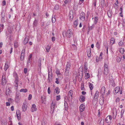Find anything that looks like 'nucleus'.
<instances>
[{
    "label": "nucleus",
    "mask_w": 125,
    "mask_h": 125,
    "mask_svg": "<svg viewBox=\"0 0 125 125\" xmlns=\"http://www.w3.org/2000/svg\"><path fill=\"white\" fill-rule=\"evenodd\" d=\"M64 33L65 34L66 37L68 38L71 37L73 35V32L71 29H69L67 31H65L63 33V35Z\"/></svg>",
    "instance_id": "obj_1"
},
{
    "label": "nucleus",
    "mask_w": 125,
    "mask_h": 125,
    "mask_svg": "<svg viewBox=\"0 0 125 125\" xmlns=\"http://www.w3.org/2000/svg\"><path fill=\"white\" fill-rule=\"evenodd\" d=\"M70 67L71 65L70 63L69 62H67L66 65L64 73V74L66 76H67L68 75Z\"/></svg>",
    "instance_id": "obj_2"
},
{
    "label": "nucleus",
    "mask_w": 125,
    "mask_h": 125,
    "mask_svg": "<svg viewBox=\"0 0 125 125\" xmlns=\"http://www.w3.org/2000/svg\"><path fill=\"white\" fill-rule=\"evenodd\" d=\"M6 73H3L2 76V82L1 83L3 85H4L6 83L7 81L6 79Z\"/></svg>",
    "instance_id": "obj_3"
},
{
    "label": "nucleus",
    "mask_w": 125,
    "mask_h": 125,
    "mask_svg": "<svg viewBox=\"0 0 125 125\" xmlns=\"http://www.w3.org/2000/svg\"><path fill=\"white\" fill-rule=\"evenodd\" d=\"M109 82L110 83V84L112 85V86H114L115 83L114 79L111 75H109Z\"/></svg>",
    "instance_id": "obj_4"
},
{
    "label": "nucleus",
    "mask_w": 125,
    "mask_h": 125,
    "mask_svg": "<svg viewBox=\"0 0 125 125\" xmlns=\"http://www.w3.org/2000/svg\"><path fill=\"white\" fill-rule=\"evenodd\" d=\"M115 93L117 94L118 92H120V94H122V88H120V86H117L114 89Z\"/></svg>",
    "instance_id": "obj_5"
},
{
    "label": "nucleus",
    "mask_w": 125,
    "mask_h": 125,
    "mask_svg": "<svg viewBox=\"0 0 125 125\" xmlns=\"http://www.w3.org/2000/svg\"><path fill=\"white\" fill-rule=\"evenodd\" d=\"M109 72V69L108 68V65L105 63L104 65V73L106 75L108 74Z\"/></svg>",
    "instance_id": "obj_6"
},
{
    "label": "nucleus",
    "mask_w": 125,
    "mask_h": 125,
    "mask_svg": "<svg viewBox=\"0 0 125 125\" xmlns=\"http://www.w3.org/2000/svg\"><path fill=\"white\" fill-rule=\"evenodd\" d=\"M80 18L82 21H84L85 18V14L83 12H82L80 13Z\"/></svg>",
    "instance_id": "obj_7"
},
{
    "label": "nucleus",
    "mask_w": 125,
    "mask_h": 125,
    "mask_svg": "<svg viewBox=\"0 0 125 125\" xmlns=\"http://www.w3.org/2000/svg\"><path fill=\"white\" fill-rule=\"evenodd\" d=\"M25 53V50L24 49L22 51L21 56L20 59L21 61H22L24 59Z\"/></svg>",
    "instance_id": "obj_8"
},
{
    "label": "nucleus",
    "mask_w": 125,
    "mask_h": 125,
    "mask_svg": "<svg viewBox=\"0 0 125 125\" xmlns=\"http://www.w3.org/2000/svg\"><path fill=\"white\" fill-rule=\"evenodd\" d=\"M56 107V104L54 103H53V101L52 102L51 106V109H52L53 113L54 112L55 108Z\"/></svg>",
    "instance_id": "obj_9"
},
{
    "label": "nucleus",
    "mask_w": 125,
    "mask_h": 125,
    "mask_svg": "<svg viewBox=\"0 0 125 125\" xmlns=\"http://www.w3.org/2000/svg\"><path fill=\"white\" fill-rule=\"evenodd\" d=\"M117 111L116 109L114 110L113 111V119H115L117 115Z\"/></svg>",
    "instance_id": "obj_10"
},
{
    "label": "nucleus",
    "mask_w": 125,
    "mask_h": 125,
    "mask_svg": "<svg viewBox=\"0 0 125 125\" xmlns=\"http://www.w3.org/2000/svg\"><path fill=\"white\" fill-rule=\"evenodd\" d=\"M105 87L104 86H103L101 88V93L102 95H103L104 94L105 92ZM103 98H104L103 95Z\"/></svg>",
    "instance_id": "obj_11"
},
{
    "label": "nucleus",
    "mask_w": 125,
    "mask_h": 125,
    "mask_svg": "<svg viewBox=\"0 0 125 125\" xmlns=\"http://www.w3.org/2000/svg\"><path fill=\"white\" fill-rule=\"evenodd\" d=\"M31 109V111L32 112H33L36 110L37 108L36 107V105L35 104H33L32 105Z\"/></svg>",
    "instance_id": "obj_12"
},
{
    "label": "nucleus",
    "mask_w": 125,
    "mask_h": 125,
    "mask_svg": "<svg viewBox=\"0 0 125 125\" xmlns=\"http://www.w3.org/2000/svg\"><path fill=\"white\" fill-rule=\"evenodd\" d=\"M73 92L72 90H70L68 93V95L69 96V98L72 99V95Z\"/></svg>",
    "instance_id": "obj_13"
},
{
    "label": "nucleus",
    "mask_w": 125,
    "mask_h": 125,
    "mask_svg": "<svg viewBox=\"0 0 125 125\" xmlns=\"http://www.w3.org/2000/svg\"><path fill=\"white\" fill-rule=\"evenodd\" d=\"M87 55L88 57H90L91 56V50L90 48L87 50Z\"/></svg>",
    "instance_id": "obj_14"
},
{
    "label": "nucleus",
    "mask_w": 125,
    "mask_h": 125,
    "mask_svg": "<svg viewBox=\"0 0 125 125\" xmlns=\"http://www.w3.org/2000/svg\"><path fill=\"white\" fill-rule=\"evenodd\" d=\"M29 41V37L28 36H26L23 42V44L24 45L28 43Z\"/></svg>",
    "instance_id": "obj_15"
},
{
    "label": "nucleus",
    "mask_w": 125,
    "mask_h": 125,
    "mask_svg": "<svg viewBox=\"0 0 125 125\" xmlns=\"http://www.w3.org/2000/svg\"><path fill=\"white\" fill-rule=\"evenodd\" d=\"M19 78L18 77H16L15 78L14 83H15V86L17 87L18 86V84Z\"/></svg>",
    "instance_id": "obj_16"
},
{
    "label": "nucleus",
    "mask_w": 125,
    "mask_h": 125,
    "mask_svg": "<svg viewBox=\"0 0 125 125\" xmlns=\"http://www.w3.org/2000/svg\"><path fill=\"white\" fill-rule=\"evenodd\" d=\"M79 100L82 103L85 100V97L82 95L80 96L79 98Z\"/></svg>",
    "instance_id": "obj_17"
},
{
    "label": "nucleus",
    "mask_w": 125,
    "mask_h": 125,
    "mask_svg": "<svg viewBox=\"0 0 125 125\" xmlns=\"http://www.w3.org/2000/svg\"><path fill=\"white\" fill-rule=\"evenodd\" d=\"M107 14L108 17L109 18H111L112 16V11L111 10H109L107 11Z\"/></svg>",
    "instance_id": "obj_18"
},
{
    "label": "nucleus",
    "mask_w": 125,
    "mask_h": 125,
    "mask_svg": "<svg viewBox=\"0 0 125 125\" xmlns=\"http://www.w3.org/2000/svg\"><path fill=\"white\" fill-rule=\"evenodd\" d=\"M16 114L18 119V120H19L20 119V115L21 114L19 110H17L16 111Z\"/></svg>",
    "instance_id": "obj_19"
},
{
    "label": "nucleus",
    "mask_w": 125,
    "mask_h": 125,
    "mask_svg": "<svg viewBox=\"0 0 125 125\" xmlns=\"http://www.w3.org/2000/svg\"><path fill=\"white\" fill-rule=\"evenodd\" d=\"M20 99V97L19 94H16L15 98V101L16 102H18Z\"/></svg>",
    "instance_id": "obj_20"
},
{
    "label": "nucleus",
    "mask_w": 125,
    "mask_h": 125,
    "mask_svg": "<svg viewBox=\"0 0 125 125\" xmlns=\"http://www.w3.org/2000/svg\"><path fill=\"white\" fill-rule=\"evenodd\" d=\"M80 110L81 112H83L84 109V105L83 104H82L80 106Z\"/></svg>",
    "instance_id": "obj_21"
},
{
    "label": "nucleus",
    "mask_w": 125,
    "mask_h": 125,
    "mask_svg": "<svg viewBox=\"0 0 125 125\" xmlns=\"http://www.w3.org/2000/svg\"><path fill=\"white\" fill-rule=\"evenodd\" d=\"M99 92L98 91H97L96 92L94 96V99L96 100L97 99V98L99 96Z\"/></svg>",
    "instance_id": "obj_22"
},
{
    "label": "nucleus",
    "mask_w": 125,
    "mask_h": 125,
    "mask_svg": "<svg viewBox=\"0 0 125 125\" xmlns=\"http://www.w3.org/2000/svg\"><path fill=\"white\" fill-rule=\"evenodd\" d=\"M27 106L25 104H23L22 106V110L23 112H25L26 110Z\"/></svg>",
    "instance_id": "obj_23"
},
{
    "label": "nucleus",
    "mask_w": 125,
    "mask_h": 125,
    "mask_svg": "<svg viewBox=\"0 0 125 125\" xmlns=\"http://www.w3.org/2000/svg\"><path fill=\"white\" fill-rule=\"evenodd\" d=\"M110 43L111 44H113L115 43V39L113 38H112L110 39Z\"/></svg>",
    "instance_id": "obj_24"
},
{
    "label": "nucleus",
    "mask_w": 125,
    "mask_h": 125,
    "mask_svg": "<svg viewBox=\"0 0 125 125\" xmlns=\"http://www.w3.org/2000/svg\"><path fill=\"white\" fill-rule=\"evenodd\" d=\"M81 74H79L78 75V78H80V81L82 79V78L83 77V72H81Z\"/></svg>",
    "instance_id": "obj_25"
},
{
    "label": "nucleus",
    "mask_w": 125,
    "mask_h": 125,
    "mask_svg": "<svg viewBox=\"0 0 125 125\" xmlns=\"http://www.w3.org/2000/svg\"><path fill=\"white\" fill-rule=\"evenodd\" d=\"M27 90L26 89H22L20 91V92H23L24 93H26L27 92Z\"/></svg>",
    "instance_id": "obj_26"
},
{
    "label": "nucleus",
    "mask_w": 125,
    "mask_h": 125,
    "mask_svg": "<svg viewBox=\"0 0 125 125\" xmlns=\"http://www.w3.org/2000/svg\"><path fill=\"white\" fill-rule=\"evenodd\" d=\"M54 90L56 92V93L57 94H58L60 92V89L58 87L56 88Z\"/></svg>",
    "instance_id": "obj_27"
},
{
    "label": "nucleus",
    "mask_w": 125,
    "mask_h": 125,
    "mask_svg": "<svg viewBox=\"0 0 125 125\" xmlns=\"http://www.w3.org/2000/svg\"><path fill=\"white\" fill-rule=\"evenodd\" d=\"M98 18L97 17H95L94 18V22L95 24L97 23L98 21Z\"/></svg>",
    "instance_id": "obj_28"
},
{
    "label": "nucleus",
    "mask_w": 125,
    "mask_h": 125,
    "mask_svg": "<svg viewBox=\"0 0 125 125\" xmlns=\"http://www.w3.org/2000/svg\"><path fill=\"white\" fill-rule=\"evenodd\" d=\"M52 76L51 75H50L49 74H49H48V82H51L52 80Z\"/></svg>",
    "instance_id": "obj_29"
},
{
    "label": "nucleus",
    "mask_w": 125,
    "mask_h": 125,
    "mask_svg": "<svg viewBox=\"0 0 125 125\" xmlns=\"http://www.w3.org/2000/svg\"><path fill=\"white\" fill-rule=\"evenodd\" d=\"M94 24H93L92 26H90L89 28V30H88V31L89 32L90 30H91L92 29L94 28Z\"/></svg>",
    "instance_id": "obj_30"
},
{
    "label": "nucleus",
    "mask_w": 125,
    "mask_h": 125,
    "mask_svg": "<svg viewBox=\"0 0 125 125\" xmlns=\"http://www.w3.org/2000/svg\"><path fill=\"white\" fill-rule=\"evenodd\" d=\"M52 23H54L56 21V19L55 16H53L52 18Z\"/></svg>",
    "instance_id": "obj_31"
},
{
    "label": "nucleus",
    "mask_w": 125,
    "mask_h": 125,
    "mask_svg": "<svg viewBox=\"0 0 125 125\" xmlns=\"http://www.w3.org/2000/svg\"><path fill=\"white\" fill-rule=\"evenodd\" d=\"M56 73L57 74V75H61V73L60 72V71L58 69H57L56 71Z\"/></svg>",
    "instance_id": "obj_32"
},
{
    "label": "nucleus",
    "mask_w": 125,
    "mask_h": 125,
    "mask_svg": "<svg viewBox=\"0 0 125 125\" xmlns=\"http://www.w3.org/2000/svg\"><path fill=\"white\" fill-rule=\"evenodd\" d=\"M90 75L88 73H87L85 74V77L86 79H87L88 78L90 77Z\"/></svg>",
    "instance_id": "obj_33"
},
{
    "label": "nucleus",
    "mask_w": 125,
    "mask_h": 125,
    "mask_svg": "<svg viewBox=\"0 0 125 125\" xmlns=\"http://www.w3.org/2000/svg\"><path fill=\"white\" fill-rule=\"evenodd\" d=\"M101 4L102 6H103L104 4L105 0H101Z\"/></svg>",
    "instance_id": "obj_34"
},
{
    "label": "nucleus",
    "mask_w": 125,
    "mask_h": 125,
    "mask_svg": "<svg viewBox=\"0 0 125 125\" xmlns=\"http://www.w3.org/2000/svg\"><path fill=\"white\" fill-rule=\"evenodd\" d=\"M69 17L70 20H72L73 18V14H71L70 13H69Z\"/></svg>",
    "instance_id": "obj_35"
},
{
    "label": "nucleus",
    "mask_w": 125,
    "mask_h": 125,
    "mask_svg": "<svg viewBox=\"0 0 125 125\" xmlns=\"http://www.w3.org/2000/svg\"><path fill=\"white\" fill-rule=\"evenodd\" d=\"M50 48L51 47L49 46L48 45L47 46L46 48L47 52H49Z\"/></svg>",
    "instance_id": "obj_36"
},
{
    "label": "nucleus",
    "mask_w": 125,
    "mask_h": 125,
    "mask_svg": "<svg viewBox=\"0 0 125 125\" xmlns=\"http://www.w3.org/2000/svg\"><path fill=\"white\" fill-rule=\"evenodd\" d=\"M74 27H76L78 25V21L77 20H76L73 23Z\"/></svg>",
    "instance_id": "obj_37"
},
{
    "label": "nucleus",
    "mask_w": 125,
    "mask_h": 125,
    "mask_svg": "<svg viewBox=\"0 0 125 125\" xmlns=\"http://www.w3.org/2000/svg\"><path fill=\"white\" fill-rule=\"evenodd\" d=\"M89 87L91 90H92L93 88V84L91 83H90L89 85Z\"/></svg>",
    "instance_id": "obj_38"
},
{
    "label": "nucleus",
    "mask_w": 125,
    "mask_h": 125,
    "mask_svg": "<svg viewBox=\"0 0 125 125\" xmlns=\"http://www.w3.org/2000/svg\"><path fill=\"white\" fill-rule=\"evenodd\" d=\"M122 54H123L124 52V50L123 48H120L119 51Z\"/></svg>",
    "instance_id": "obj_39"
},
{
    "label": "nucleus",
    "mask_w": 125,
    "mask_h": 125,
    "mask_svg": "<svg viewBox=\"0 0 125 125\" xmlns=\"http://www.w3.org/2000/svg\"><path fill=\"white\" fill-rule=\"evenodd\" d=\"M124 112V110H122L121 112V118H122V117Z\"/></svg>",
    "instance_id": "obj_40"
},
{
    "label": "nucleus",
    "mask_w": 125,
    "mask_h": 125,
    "mask_svg": "<svg viewBox=\"0 0 125 125\" xmlns=\"http://www.w3.org/2000/svg\"><path fill=\"white\" fill-rule=\"evenodd\" d=\"M104 119H101L100 122V125H104Z\"/></svg>",
    "instance_id": "obj_41"
},
{
    "label": "nucleus",
    "mask_w": 125,
    "mask_h": 125,
    "mask_svg": "<svg viewBox=\"0 0 125 125\" xmlns=\"http://www.w3.org/2000/svg\"><path fill=\"white\" fill-rule=\"evenodd\" d=\"M8 66L7 64L6 63L5 65L4 70L5 71H6L8 68Z\"/></svg>",
    "instance_id": "obj_42"
},
{
    "label": "nucleus",
    "mask_w": 125,
    "mask_h": 125,
    "mask_svg": "<svg viewBox=\"0 0 125 125\" xmlns=\"http://www.w3.org/2000/svg\"><path fill=\"white\" fill-rule=\"evenodd\" d=\"M64 106H65V110H67L68 109V107L67 106V103H66V104L65 102Z\"/></svg>",
    "instance_id": "obj_43"
},
{
    "label": "nucleus",
    "mask_w": 125,
    "mask_h": 125,
    "mask_svg": "<svg viewBox=\"0 0 125 125\" xmlns=\"http://www.w3.org/2000/svg\"><path fill=\"white\" fill-rule=\"evenodd\" d=\"M45 122V121L44 119L42 122V125H46Z\"/></svg>",
    "instance_id": "obj_44"
},
{
    "label": "nucleus",
    "mask_w": 125,
    "mask_h": 125,
    "mask_svg": "<svg viewBox=\"0 0 125 125\" xmlns=\"http://www.w3.org/2000/svg\"><path fill=\"white\" fill-rule=\"evenodd\" d=\"M104 99H103L100 100L99 101V102L100 104H103L104 103Z\"/></svg>",
    "instance_id": "obj_45"
},
{
    "label": "nucleus",
    "mask_w": 125,
    "mask_h": 125,
    "mask_svg": "<svg viewBox=\"0 0 125 125\" xmlns=\"http://www.w3.org/2000/svg\"><path fill=\"white\" fill-rule=\"evenodd\" d=\"M60 96L58 95L57 96L56 100L57 101H59L60 99Z\"/></svg>",
    "instance_id": "obj_46"
},
{
    "label": "nucleus",
    "mask_w": 125,
    "mask_h": 125,
    "mask_svg": "<svg viewBox=\"0 0 125 125\" xmlns=\"http://www.w3.org/2000/svg\"><path fill=\"white\" fill-rule=\"evenodd\" d=\"M18 42H15L14 43V46L15 48H17L18 46Z\"/></svg>",
    "instance_id": "obj_47"
},
{
    "label": "nucleus",
    "mask_w": 125,
    "mask_h": 125,
    "mask_svg": "<svg viewBox=\"0 0 125 125\" xmlns=\"http://www.w3.org/2000/svg\"><path fill=\"white\" fill-rule=\"evenodd\" d=\"M54 9L56 10H58L59 9V6L57 5H56L54 7Z\"/></svg>",
    "instance_id": "obj_48"
},
{
    "label": "nucleus",
    "mask_w": 125,
    "mask_h": 125,
    "mask_svg": "<svg viewBox=\"0 0 125 125\" xmlns=\"http://www.w3.org/2000/svg\"><path fill=\"white\" fill-rule=\"evenodd\" d=\"M32 96L31 94H30L29 95L28 97V100H30L32 98Z\"/></svg>",
    "instance_id": "obj_49"
},
{
    "label": "nucleus",
    "mask_w": 125,
    "mask_h": 125,
    "mask_svg": "<svg viewBox=\"0 0 125 125\" xmlns=\"http://www.w3.org/2000/svg\"><path fill=\"white\" fill-rule=\"evenodd\" d=\"M27 69L26 68H24V72L25 74L27 73Z\"/></svg>",
    "instance_id": "obj_50"
},
{
    "label": "nucleus",
    "mask_w": 125,
    "mask_h": 125,
    "mask_svg": "<svg viewBox=\"0 0 125 125\" xmlns=\"http://www.w3.org/2000/svg\"><path fill=\"white\" fill-rule=\"evenodd\" d=\"M123 42L121 41L118 43V45L120 46H121L123 45Z\"/></svg>",
    "instance_id": "obj_51"
},
{
    "label": "nucleus",
    "mask_w": 125,
    "mask_h": 125,
    "mask_svg": "<svg viewBox=\"0 0 125 125\" xmlns=\"http://www.w3.org/2000/svg\"><path fill=\"white\" fill-rule=\"evenodd\" d=\"M13 76H14L15 78L16 77H17V75L16 73H13Z\"/></svg>",
    "instance_id": "obj_52"
},
{
    "label": "nucleus",
    "mask_w": 125,
    "mask_h": 125,
    "mask_svg": "<svg viewBox=\"0 0 125 125\" xmlns=\"http://www.w3.org/2000/svg\"><path fill=\"white\" fill-rule=\"evenodd\" d=\"M48 94H50L51 92V91L50 90V87H48Z\"/></svg>",
    "instance_id": "obj_53"
},
{
    "label": "nucleus",
    "mask_w": 125,
    "mask_h": 125,
    "mask_svg": "<svg viewBox=\"0 0 125 125\" xmlns=\"http://www.w3.org/2000/svg\"><path fill=\"white\" fill-rule=\"evenodd\" d=\"M1 16L2 18H3L5 16V14L4 13H3V12L1 13Z\"/></svg>",
    "instance_id": "obj_54"
},
{
    "label": "nucleus",
    "mask_w": 125,
    "mask_h": 125,
    "mask_svg": "<svg viewBox=\"0 0 125 125\" xmlns=\"http://www.w3.org/2000/svg\"><path fill=\"white\" fill-rule=\"evenodd\" d=\"M31 59H28V61L27 62L28 63H30L31 62Z\"/></svg>",
    "instance_id": "obj_55"
},
{
    "label": "nucleus",
    "mask_w": 125,
    "mask_h": 125,
    "mask_svg": "<svg viewBox=\"0 0 125 125\" xmlns=\"http://www.w3.org/2000/svg\"><path fill=\"white\" fill-rule=\"evenodd\" d=\"M8 90H6V95H9V90H8Z\"/></svg>",
    "instance_id": "obj_56"
},
{
    "label": "nucleus",
    "mask_w": 125,
    "mask_h": 125,
    "mask_svg": "<svg viewBox=\"0 0 125 125\" xmlns=\"http://www.w3.org/2000/svg\"><path fill=\"white\" fill-rule=\"evenodd\" d=\"M84 69H85V72H87L86 71L87 70V66H86V65H85L84 66Z\"/></svg>",
    "instance_id": "obj_57"
},
{
    "label": "nucleus",
    "mask_w": 125,
    "mask_h": 125,
    "mask_svg": "<svg viewBox=\"0 0 125 125\" xmlns=\"http://www.w3.org/2000/svg\"><path fill=\"white\" fill-rule=\"evenodd\" d=\"M56 81H55V83L57 84H58L59 83L58 78L56 79Z\"/></svg>",
    "instance_id": "obj_58"
},
{
    "label": "nucleus",
    "mask_w": 125,
    "mask_h": 125,
    "mask_svg": "<svg viewBox=\"0 0 125 125\" xmlns=\"http://www.w3.org/2000/svg\"><path fill=\"white\" fill-rule=\"evenodd\" d=\"M6 2L5 1V0H3L2 2L3 5V6L5 5H6Z\"/></svg>",
    "instance_id": "obj_59"
},
{
    "label": "nucleus",
    "mask_w": 125,
    "mask_h": 125,
    "mask_svg": "<svg viewBox=\"0 0 125 125\" xmlns=\"http://www.w3.org/2000/svg\"><path fill=\"white\" fill-rule=\"evenodd\" d=\"M6 123L5 122H3L1 123L2 125H6Z\"/></svg>",
    "instance_id": "obj_60"
},
{
    "label": "nucleus",
    "mask_w": 125,
    "mask_h": 125,
    "mask_svg": "<svg viewBox=\"0 0 125 125\" xmlns=\"http://www.w3.org/2000/svg\"><path fill=\"white\" fill-rule=\"evenodd\" d=\"M120 100L119 98L117 97L116 100V102H118Z\"/></svg>",
    "instance_id": "obj_61"
},
{
    "label": "nucleus",
    "mask_w": 125,
    "mask_h": 125,
    "mask_svg": "<svg viewBox=\"0 0 125 125\" xmlns=\"http://www.w3.org/2000/svg\"><path fill=\"white\" fill-rule=\"evenodd\" d=\"M81 89L82 90H84V86L83 85V86L81 85Z\"/></svg>",
    "instance_id": "obj_62"
},
{
    "label": "nucleus",
    "mask_w": 125,
    "mask_h": 125,
    "mask_svg": "<svg viewBox=\"0 0 125 125\" xmlns=\"http://www.w3.org/2000/svg\"><path fill=\"white\" fill-rule=\"evenodd\" d=\"M6 105L7 106H9L10 105V104L9 102H7L6 103Z\"/></svg>",
    "instance_id": "obj_63"
},
{
    "label": "nucleus",
    "mask_w": 125,
    "mask_h": 125,
    "mask_svg": "<svg viewBox=\"0 0 125 125\" xmlns=\"http://www.w3.org/2000/svg\"><path fill=\"white\" fill-rule=\"evenodd\" d=\"M102 56H99V61H101L102 60Z\"/></svg>",
    "instance_id": "obj_64"
}]
</instances>
